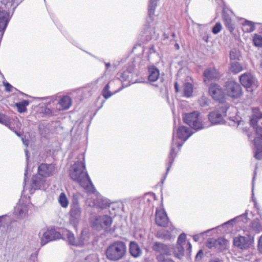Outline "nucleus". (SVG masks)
<instances>
[{
	"instance_id": "cd10ccee",
	"label": "nucleus",
	"mask_w": 262,
	"mask_h": 262,
	"mask_svg": "<svg viewBox=\"0 0 262 262\" xmlns=\"http://www.w3.org/2000/svg\"><path fill=\"white\" fill-rule=\"evenodd\" d=\"M148 80L150 82H155L159 77L160 73L159 70L155 66L148 67Z\"/></svg>"
},
{
	"instance_id": "680f3d73",
	"label": "nucleus",
	"mask_w": 262,
	"mask_h": 262,
	"mask_svg": "<svg viewBox=\"0 0 262 262\" xmlns=\"http://www.w3.org/2000/svg\"><path fill=\"white\" fill-rule=\"evenodd\" d=\"M174 89L176 92H179V85L177 82L174 83Z\"/></svg>"
},
{
	"instance_id": "c85d7f7f",
	"label": "nucleus",
	"mask_w": 262,
	"mask_h": 262,
	"mask_svg": "<svg viewBox=\"0 0 262 262\" xmlns=\"http://www.w3.org/2000/svg\"><path fill=\"white\" fill-rule=\"evenodd\" d=\"M254 144L256 148L254 157L257 160L262 159V140L258 138L254 139Z\"/></svg>"
},
{
	"instance_id": "2f4dec72",
	"label": "nucleus",
	"mask_w": 262,
	"mask_h": 262,
	"mask_svg": "<svg viewBox=\"0 0 262 262\" xmlns=\"http://www.w3.org/2000/svg\"><path fill=\"white\" fill-rule=\"evenodd\" d=\"M250 227L255 233H259L262 231V222L259 219H255L252 221Z\"/></svg>"
},
{
	"instance_id": "e433bc0d",
	"label": "nucleus",
	"mask_w": 262,
	"mask_h": 262,
	"mask_svg": "<svg viewBox=\"0 0 262 262\" xmlns=\"http://www.w3.org/2000/svg\"><path fill=\"white\" fill-rule=\"evenodd\" d=\"M193 92V85L189 82L185 83L183 85L184 96L186 97H190Z\"/></svg>"
},
{
	"instance_id": "c756f323",
	"label": "nucleus",
	"mask_w": 262,
	"mask_h": 262,
	"mask_svg": "<svg viewBox=\"0 0 262 262\" xmlns=\"http://www.w3.org/2000/svg\"><path fill=\"white\" fill-rule=\"evenodd\" d=\"M129 252L134 257H138L142 254V251L139 245L134 242H131L129 244Z\"/></svg>"
},
{
	"instance_id": "de8ad7c7",
	"label": "nucleus",
	"mask_w": 262,
	"mask_h": 262,
	"mask_svg": "<svg viewBox=\"0 0 262 262\" xmlns=\"http://www.w3.org/2000/svg\"><path fill=\"white\" fill-rule=\"evenodd\" d=\"M230 120L233 122L234 124H237L238 125L239 124V122H241V118L236 117H229Z\"/></svg>"
},
{
	"instance_id": "69168bd1",
	"label": "nucleus",
	"mask_w": 262,
	"mask_h": 262,
	"mask_svg": "<svg viewBox=\"0 0 262 262\" xmlns=\"http://www.w3.org/2000/svg\"><path fill=\"white\" fill-rule=\"evenodd\" d=\"M23 143L24 144L26 145V146H28V141L26 140H24L23 139Z\"/></svg>"
},
{
	"instance_id": "c03bdc74",
	"label": "nucleus",
	"mask_w": 262,
	"mask_h": 262,
	"mask_svg": "<svg viewBox=\"0 0 262 262\" xmlns=\"http://www.w3.org/2000/svg\"><path fill=\"white\" fill-rule=\"evenodd\" d=\"M4 85L5 87V90L6 92L15 93L16 91H18L15 88L7 82H4Z\"/></svg>"
},
{
	"instance_id": "ea45409f",
	"label": "nucleus",
	"mask_w": 262,
	"mask_h": 262,
	"mask_svg": "<svg viewBox=\"0 0 262 262\" xmlns=\"http://www.w3.org/2000/svg\"><path fill=\"white\" fill-rule=\"evenodd\" d=\"M230 70L234 74H237L243 70L242 65L237 61L232 62L231 63Z\"/></svg>"
},
{
	"instance_id": "6e6d98bb",
	"label": "nucleus",
	"mask_w": 262,
	"mask_h": 262,
	"mask_svg": "<svg viewBox=\"0 0 262 262\" xmlns=\"http://www.w3.org/2000/svg\"><path fill=\"white\" fill-rule=\"evenodd\" d=\"M258 248L260 252H262V235L259 237L258 243Z\"/></svg>"
},
{
	"instance_id": "dca6fc26",
	"label": "nucleus",
	"mask_w": 262,
	"mask_h": 262,
	"mask_svg": "<svg viewBox=\"0 0 262 262\" xmlns=\"http://www.w3.org/2000/svg\"><path fill=\"white\" fill-rule=\"evenodd\" d=\"M134 68L133 67L129 68L128 69L121 73L119 76V80L121 82L126 81L128 83L126 84H122L121 88L122 89L124 87H127L129 85L130 83H134L136 82V80L134 79L135 76L133 73Z\"/></svg>"
},
{
	"instance_id": "7ed1b4c3",
	"label": "nucleus",
	"mask_w": 262,
	"mask_h": 262,
	"mask_svg": "<svg viewBox=\"0 0 262 262\" xmlns=\"http://www.w3.org/2000/svg\"><path fill=\"white\" fill-rule=\"evenodd\" d=\"M183 120L186 124L196 130H201L210 126L209 123L204 121L203 117L197 111L185 114Z\"/></svg>"
},
{
	"instance_id": "bb28decb",
	"label": "nucleus",
	"mask_w": 262,
	"mask_h": 262,
	"mask_svg": "<svg viewBox=\"0 0 262 262\" xmlns=\"http://www.w3.org/2000/svg\"><path fill=\"white\" fill-rule=\"evenodd\" d=\"M247 221H248L247 212H246L245 213H243V214L237 216L228 221V222L224 223L222 226H224L231 225L232 226L236 223L242 222L244 223H246Z\"/></svg>"
},
{
	"instance_id": "864d4df0",
	"label": "nucleus",
	"mask_w": 262,
	"mask_h": 262,
	"mask_svg": "<svg viewBox=\"0 0 262 262\" xmlns=\"http://www.w3.org/2000/svg\"><path fill=\"white\" fill-rule=\"evenodd\" d=\"M90 259L92 260V262H97V258L96 255H90L88 256L86 258V260H90Z\"/></svg>"
},
{
	"instance_id": "1a4fd4ad",
	"label": "nucleus",
	"mask_w": 262,
	"mask_h": 262,
	"mask_svg": "<svg viewBox=\"0 0 262 262\" xmlns=\"http://www.w3.org/2000/svg\"><path fill=\"white\" fill-rule=\"evenodd\" d=\"M0 123L8 127L10 129L13 131L18 136H20V132L17 131V128H20L21 124L17 118H11L2 113H0Z\"/></svg>"
},
{
	"instance_id": "4d7b16f0",
	"label": "nucleus",
	"mask_w": 262,
	"mask_h": 262,
	"mask_svg": "<svg viewBox=\"0 0 262 262\" xmlns=\"http://www.w3.org/2000/svg\"><path fill=\"white\" fill-rule=\"evenodd\" d=\"M43 113L46 115H50L52 114V111L48 107H45L43 109Z\"/></svg>"
},
{
	"instance_id": "0eeeda50",
	"label": "nucleus",
	"mask_w": 262,
	"mask_h": 262,
	"mask_svg": "<svg viewBox=\"0 0 262 262\" xmlns=\"http://www.w3.org/2000/svg\"><path fill=\"white\" fill-rule=\"evenodd\" d=\"M82 209L77 199L73 200L69 212V223L75 228H76L80 220Z\"/></svg>"
},
{
	"instance_id": "a878e982",
	"label": "nucleus",
	"mask_w": 262,
	"mask_h": 262,
	"mask_svg": "<svg viewBox=\"0 0 262 262\" xmlns=\"http://www.w3.org/2000/svg\"><path fill=\"white\" fill-rule=\"evenodd\" d=\"M28 206L26 204L21 203L19 201L14 209V212L15 214L18 215L20 217H25L28 212Z\"/></svg>"
},
{
	"instance_id": "13d9d810",
	"label": "nucleus",
	"mask_w": 262,
	"mask_h": 262,
	"mask_svg": "<svg viewBox=\"0 0 262 262\" xmlns=\"http://www.w3.org/2000/svg\"><path fill=\"white\" fill-rule=\"evenodd\" d=\"M209 262H223V261L218 258H213L210 259Z\"/></svg>"
},
{
	"instance_id": "58836bf2",
	"label": "nucleus",
	"mask_w": 262,
	"mask_h": 262,
	"mask_svg": "<svg viewBox=\"0 0 262 262\" xmlns=\"http://www.w3.org/2000/svg\"><path fill=\"white\" fill-rule=\"evenodd\" d=\"M156 236L159 238L164 239H169L171 238L170 233L164 229L158 231Z\"/></svg>"
},
{
	"instance_id": "423d86ee",
	"label": "nucleus",
	"mask_w": 262,
	"mask_h": 262,
	"mask_svg": "<svg viewBox=\"0 0 262 262\" xmlns=\"http://www.w3.org/2000/svg\"><path fill=\"white\" fill-rule=\"evenodd\" d=\"M228 109L234 110L233 107H230L226 104H221L217 109L212 111L208 115V119L213 125L221 124L223 122V117L225 116Z\"/></svg>"
},
{
	"instance_id": "4468645a",
	"label": "nucleus",
	"mask_w": 262,
	"mask_h": 262,
	"mask_svg": "<svg viewBox=\"0 0 262 262\" xmlns=\"http://www.w3.org/2000/svg\"><path fill=\"white\" fill-rule=\"evenodd\" d=\"M225 91L226 94L233 98H237L242 93L240 85L234 81H228L225 84Z\"/></svg>"
},
{
	"instance_id": "f257e3e1",
	"label": "nucleus",
	"mask_w": 262,
	"mask_h": 262,
	"mask_svg": "<svg viewBox=\"0 0 262 262\" xmlns=\"http://www.w3.org/2000/svg\"><path fill=\"white\" fill-rule=\"evenodd\" d=\"M85 170L84 163L82 161H76L72 166L70 172L71 178L77 182L88 192L94 193L93 195L88 199L86 202L91 207L99 209H105L107 207L114 209L113 204L110 200L99 193L95 194V187Z\"/></svg>"
},
{
	"instance_id": "5701e85b",
	"label": "nucleus",
	"mask_w": 262,
	"mask_h": 262,
	"mask_svg": "<svg viewBox=\"0 0 262 262\" xmlns=\"http://www.w3.org/2000/svg\"><path fill=\"white\" fill-rule=\"evenodd\" d=\"M115 81L113 80H110L108 81V82L106 83V85L103 89L102 91V95L103 96V97L105 98V99L109 98L114 94L119 92L122 89V88H120L118 90H115L113 92L110 91V89H111V88L113 89V84H114V83H115Z\"/></svg>"
},
{
	"instance_id": "ddd939ff",
	"label": "nucleus",
	"mask_w": 262,
	"mask_h": 262,
	"mask_svg": "<svg viewBox=\"0 0 262 262\" xmlns=\"http://www.w3.org/2000/svg\"><path fill=\"white\" fill-rule=\"evenodd\" d=\"M39 99H45V98H40ZM46 99H49L50 100V101L53 102L58 99V101L56 106H59V107L57 108V109L59 111L68 110L72 105L71 99L68 96L60 97L57 95H55L50 97H47Z\"/></svg>"
},
{
	"instance_id": "f8f14e48",
	"label": "nucleus",
	"mask_w": 262,
	"mask_h": 262,
	"mask_svg": "<svg viewBox=\"0 0 262 262\" xmlns=\"http://www.w3.org/2000/svg\"><path fill=\"white\" fill-rule=\"evenodd\" d=\"M40 244L42 246L48 242L59 239L61 237V234L59 232L56 231L55 229L51 228L46 231L42 230L40 233Z\"/></svg>"
},
{
	"instance_id": "39448f33",
	"label": "nucleus",
	"mask_w": 262,
	"mask_h": 262,
	"mask_svg": "<svg viewBox=\"0 0 262 262\" xmlns=\"http://www.w3.org/2000/svg\"><path fill=\"white\" fill-rule=\"evenodd\" d=\"M62 235L64 238L67 239L68 243L73 246L83 247L90 243L89 234L85 231L81 232L77 239L75 238L73 233L67 229L63 231Z\"/></svg>"
},
{
	"instance_id": "72a5a7b5",
	"label": "nucleus",
	"mask_w": 262,
	"mask_h": 262,
	"mask_svg": "<svg viewBox=\"0 0 262 262\" xmlns=\"http://www.w3.org/2000/svg\"><path fill=\"white\" fill-rule=\"evenodd\" d=\"M228 241L223 238H219L216 239V250L218 251H222L227 247Z\"/></svg>"
},
{
	"instance_id": "4be33fe9",
	"label": "nucleus",
	"mask_w": 262,
	"mask_h": 262,
	"mask_svg": "<svg viewBox=\"0 0 262 262\" xmlns=\"http://www.w3.org/2000/svg\"><path fill=\"white\" fill-rule=\"evenodd\" d=\"M250 121L253 126H257L256 128L257 137L255 139L258 138L259 140H262V127L259 126V124H262V113H259L257 116L256 115L253 116Z\"/></svg>"
},
{
	"instance_id": "5fc2aeb1",
	"label": "nucleus",
	"mask_w": 262,
	"mask_h": 262,
	"mask_svg": "<svg viewBox=\"0 0 262 262\" xmlns=\"http://www.w3.org/2000/svg\"><path fill=\"white\" fill-rule=\"evenodd\" d=\"M204 232H202L199 234H195L193 235V239L195 242H198L200 240L201 235L204 234Z\"/></svg>"
},
{
	"instance_id": "37998d69",
	"label": "nucleus",
	"mask_w": 262,
	"mask_h": 262,
	"mask_svg": "<svg viewBox=\"0 0 262 262\" xmlns=\"http://www.w3.org/2000/svg\"><path fill=\"white\" fill-rule=\"evenodd\" d=\"M107 82H108L107 79L105 74H103L94 81L95 84H98L100 85H102Z\"/></svg>"
},
{
	"instance_id": "2eb2a0df",
	"label": "nucleus",
	"mask_w": 262,
	"mask_h": 262,
	"mask_svg": "<svg viewBox=\"0 0 262 262\" xmlns=\"http://www.w3.org/2000/svg\"><path fill=\"white\" fill-rule=\"evenodd\" d=\"M241 84L245 88H251V91L256 88L258 82L256 78L251 74L245 73L239 77Z\"/></svg>"
},
{
	"instance_id": "4c0bfd02",
	"label": "nucleus",
	"mask_w": 262,
	"mask_h": 262,
	"mask_svg": "<svg viewBox=\"0 0 262 262\" xmlns=\"http://www.w3.org/2000/svg\"><path fill=\"white\" fill-rule=\"evenodd\" d=\"M29 104L28 100H24L21 102L16 103L15 106L17 108V111L19 113H22L27 111L26 107Z\"/></svg>"
},
{
	"instance_id": "6ab92c4d",
	"label": "nucleus",
	"mask_w": 262,
	"mask_h": 262,
	"mask_svg": "<svg viewBox=\"0 0 262 262\" xmlns=\"http://www.w3.org/2000/svg\"><path fill=\"white\" fill-rule=\"evenodd\" d=\"M55 169L54 164L42 163L38 167V173L43 178H47L52 176L54 173Z\"/></svg>"
},
{
	"instance_id": "052dcab7",
	"label": "nucleus",
	"mask_w": 262,
	"mask_h": 262,
	"mask_svg": "<svg viewBox=\"0 0 262 262\" xmlns=\"http://www.w3.org/2000/svg\"><path fill=\"white\" fill-rule=\"evenodd\" d=\"M156 52L155 47L152 45L149 48V52L150 54L155 53Z\"/></svg>"
},
{
	"instance_id": "f704fd0d",
	"label": "nucleus",
	"mask_w": 262,
	"mask_h": 262,
	"mask_svg": "<svg viewBox=\"0 0 262 262\" xmlns=\"http://www.w3.org/2000/svg\"><path fill=\"white\" fill-rule=\"evenodd\" d=\"M58 202L60 206L63 208H67L69 206V200L64 192H61L58 198Z\"/></svg>"
},
{
	"instance_id": "c9c22d12",
	"label": "nucleus",
	"mask_w": 262,
	"mask_h": 262,
	"mask_svg": "<svg viewBox=\"0 0 262 262\" xmlns=\"http://www.w3.org/2000/svg\"><path fill=\"white\" fill-rule=\"evenodd\" d=\"M243 26V30L245 32H251L255 29V23L247 20H244Z\"/></svg>"
},
{
	"instance_id": "9b49d317",
	"label": "nucleus",
	"mask_w": 262,
	"mask_h": 262,
	"mask_svg": "<svg viewBox=\"0 0 262 262\" xmlns=\"http://www.w3.org/2000/svg\"><path fill=\"white\" fill-rule=\"evenodd\" d=\"M112 219L108 215L95 216L92 221V226L98 230L108 228L112 224Z\"/></svg>"
},
{
	"instance_id": "79ce46f5",
	"label": "nucleus",
	"mask_w": 262,
	"mask_h": 262,
	"mask_svg": "<svg viewBox=\"0 0 262 262\" xmlns=\"http://www.w3.org/2000/svg\"><path fill=\"white\" fill-rule=\"evenodd\" d=\"M239 52L236 49H232L230 52V58L231 60H239Z\"/></svg>"
},
{
	"instance_id": "393cba45",
	"label": "nucleus",
	"mask_w": 262,
	"mask_h": 262,
	"mask_svg": "<svg viewBox=\"0 0 262 262\" xmlns=\"http://www.w3.org/2000/svg\"><path fill=\"white\" fill-rule=\"evenodd\" d=\"M223 20L227 29L232 33L235 29V22L231 16L225 11L223 12Z\"/></svg>"
},
{
	"instance_id": "8fccbe9b",
	"label": "nucleus",
	"mask_w": 262,
	"mask_h": 262,
	"mask_svg": "<svg viewBox=\"0 0 262 262\" xmlns=\"http://www.w3.org/2000/svg\"><path fill=\"white\" fill-rule=\"evenodd\" d=\"M30 260V261H31V262H38L37 253H32L31 255Z\"/></svg>"
},
{
	"instance_id": "9d476101",
	"label": "nucleus",
	"mask_w": 262,
	"mask_h": 262,
	"mask_svg": "<svg viewBox=\"0 0 262 262\" xmlns=\"http://www.w3.org/2000/svg\"><path fill=\"white\" fill-rule=\"evenodd\" d=\"M247 236L239 235L233 239V245L242 250H247L254 242L253 235L246 233Z\"/></svg>"
},
{
	"instance_id": "f3484780",
	"label": "nucleus",
	"mask_w": 262,
	"mask_h": 262,
	"mask_svg": "<svg viewBox=\"0 0 262 262\" xmlns=\"http://www.w3.org/2000/svg\"><path fill=\"white\" fill-rule=\"evenodd\" d=\"M209 93L212 98L216 101H222L225 97L223 89L217 84H211L209 88Z\"/></svg>"
},
{
	"instance_id": "bf43d9fd",
	"label": "nucleus",
	"mask_w": 262,
	"mask_h": 262,
	"mask_svg": "<svg viewBox=\"0 0 262 262\" xmlns=\"http://www.w3.org/2000/svg\"><path fill=\"white\" fill-rule=\"evenodd\" d=\"M201 105L202 106H205V105H207V102L206 101L205 98H203L201 100Z\"/></svg>"
},
{
	"instance_id": "a19ab883",
	"label": "nucleus",
	"mask_w": 262,
	"mask_h": 262,
	"mask_svg": "<svg viewBox=\"0 0 262 262\" xmlns=\"http://www.w3.org/2000/svg\"><path fill=\"white\" fill-rule=\"evenodd\" d=\"M253 41L255 46L262 47V36L255 34L253 37Z\"/></svg>"
},
{
	"instance_id": "b1692460",
	"label": "nucleus",
	"mask_w": 262,
	"mask_h": 262,
	"mask_svg": "<svg viewBox=\"0 0 262 262\" xmlns=\"http://www.w3.org/2000/svg\"><path fill=\"white\" fill-rule=\"evenodd\" d=\"M154 33V29L150 25L149 20H148L147 24L145 25L143 31L141 33L143 41H147L151 39V36Z\"/></svg>"
},
{
	"instance_id": "338daca9",
	"label": "nucleus",
	"mask_w": 262,
	"mask_h": 262,
	"mask_svg": "<svg viewBox=\"0 0 262 262\" xmlns=\"http://www.w3.org/2000/svg\"><path fill=\"white\" fill-rule=\"evenodd\" d=\"M254 179H255V176L253 177V180H252V193L253 194V187H254Z\"/></svg>"
},
{
	"instance_id": "f03ea898",
	"label": "nucleus",
	"mask_w": 262,
	"mask_h": 262,
	"mask_svg": "<svg viewBox=\"0 0 262 262\" xmlns=\"http://www.w3.org/2000/svg\"><path fill=\"white\" fill-rule=\"evenodd\" d=\"M191 134L190 129L184 126L179 127L176 134L173 132L171 146L168 157V165L166 168V173L161 181L162 183H163L166 179L177 152Z\"/></svg>"
},
{
	"instance_id": "3c124183",
	"label": "nucleus",
	"mask_w": 262,
	"mask_h": 262,
	"mask_svg": "<svg viewBox=\"0 0 262 262\" xmlns=\"http://www.w3.org/2000/svg\"><path fill=\"white\" fill-rule=\"evenodd\" d=\"M203 255V252L202 250H200L198 251L196 255L195 256V259L196 260H200L202 259Z\"/></svg>"
},
{
	"instance_id": "412c9836",
	"label": "nucleus",
	"mask_w": 262,
	"mask_h": 262,
	"mask_svg": "<svg viewBox=\"0 0 262 262\" xmlns=\"http://www.w3.org/2000/svg\"><path fill=\"white\" fill-rule=\"evenodd\" d=\"M156 223L161 227H165L168 223V218L165 211L163 209H157L156 213Z\"/></svg>"
},
{
	"instance_id": "09e8293b",
	"label": "nucleus",
	"mask_w": 262,
	"mask_h": 262,
	"mask_svg": "<svg viewBox=\"0 0 262 262\" xmlns=\"http://www.w3.org/2000/svg\"><path fill=\"white\" fill-rule=\"evenodd\" d=\"M157 259L159 261H161V262H174L170 259H164L163 258V257L162 255H158L157 256Z\"/></svg>"
},
{
	"instance_id": "603ef678",
	"label": "nucleus",
	"mask_w": 262,
	"mask_h": 262,
	"mask_svg": "<svg viewBox=\"0 0 262 262\" xmlns=\"http://www.w3.org/2000/svg\"><path fill=\"white\" fill-rule=\"evenodd\" d=\"M28 164L27 165V166H26V169H25V178H24V190H23V191H25V185H26V180L27 179V174H28Z\"/></svg>"
},
{
	"instance_id": "0e129e2a",
	"label": "nucleus",
	"mask_w": 262,
	"mask_h": 262,
	"mask_svg": "<svg viewBox=\"0 0 262 262\" xmlns=\"http://www.w3.org/2000/svg\"><path fill=\"white\" fill-rule=\"evenodd\" d=\"M25 154H26L27 161H28L29 156H28V151L27 149L25 150Z\"/></svg>"
},
{
	"instance_id": "e2e57ef3",
	"label": "nucleus",
	"mask_w": 262,
	"mask_h": 262,
	"mask_svg": "<svg viewBox=\"0 0 262 262\" xmlns=\"http://www.w3.org/2000/svg\"><path fill=\"white\" fill-rule=\"evenodd\" d=\"M105 67H106V70H108V69L111 67V64L109 62H105Z\"/></svg>"
},
{
	"instance_id": "7c9ffc66",
	"label": "nucleus",
	"mask_w": 262,
	"mask_h": 262,
	"mask_svg": "<svg viewBox=\"0 0 262 262\" xmlns=\"http://www.w3.org/2000/svg\"><path fill=\"white\" fill-rule=\"evenodd\" d=\"M205 80L206 79H217L219 77V74L216 69L214 68L209 69L205 71L204 73Z\"/></svg>"
},
{
	"instance_id": "a211bd4d",
	"label": "nucleus",
	"mask_w": 262,
	"mask_h": 262,
	"mask_svg": "<svg viewBox=\"0 0 262 262\" xmlns=\"http://www.w3.org/2000/svg\"><path fill=\"white\" fill-rule=\"evenodd\" d=\"M152 249L156 252L163 255H170L173 251V247L170 245H167L160 242H155L152 246Z\"/></svg>"
},
{
	"instance_id": "774afa93",
	"label": "nucleus",
	"mask_w": 262,
	"mask_h": 262,
	"mask_svg": "<svg viewBox=\"0 0 262 262\" xmlns=\"http://www.w3.org/2000/svg\"><path fill=\"white\" fill-rule=\"evenodd\" d=\"M174 46L177 49L179 50L180 49V47L178 43H176Z\"/></svg>"
},
{
	"instance_id": "aec40b11",
	"label": "nucleus",
	"mask_w": 262,
	"mask_h": 262,
	"mask_svg": "<svg viewBox=\"0 0 262 262\" xmlns=\"http://www.w3.org/2000/svg\"><path fill=\"white\" fill-rule=\"evenodd\" d=\"M46 180L45 178H40L38 176H35L32 179V183L29 189V192L32 194L36 189H45Z\"/></svg>"
},
{
	"instance_id": "a18cd8bd",
	"label": "nucleus",
	"mask_w": 262,
	"mask_h": 262,
	"mask_svg": "<svg viewBox=\"0 0 262 262\" xmlns=\"http://www.w3.org/2000/svg\"><path fill=\"white\" fill-rule=\"evenodd\" d=\"M206 246L209 249H216V239L213 238L209 239L206 243Z\"/></svg>"
},
{
	"instance_id": "473e14b6",
	"label": "nucleus",
	"mask_w": 262,
	"mask_h": 262,
	"mask_svg": "<svg viewBox=\"0 0 262 262\" xmlns=\"http://www.w3.org/2000/svg\"><path fill=\"white\" fill-rule=\"evenodd\" d=\"M158 0H150L148 6V16L150 21L153 20L155 11L157 6V3Z\"/></svg>"
},
{
	"instance_id": "49530a36",
	"label": "nucleus",
	"mask_w": 262,
	"mask_h": 262,
	"mask_svg": "<svg viewBox=\"0 0 262 262\" xmlns=\"http://www.w3.org/2000/svg\"><path fill=\"white\" fill-rule=\"evenodd\" d=\"M222 28V26L220 23H217L213 27L212 32L213 34H216L219 33Z\"/></svg>"
},
{
	"instance_id": "6e6552de",
	"label": "nucleus",
	"mask_w": 262,
	"mask_h": 262,
	"mask_svg": "<svg viewBox=\"0 0 262 262\" xmlns=\"http://www.w3.org/2000/svg\"><path fill=\"white\" fill-rule=\"evenodd\" d=\"M186 235L184 233H181L178 237L177 247L174 249H173L172 252L178 258H181L183 256L185 248L189 253L191 251V245L189 242L186 243Z\"/></svg>"
},
{
	"instance_id": "20e7f679",
	"label": "nucleus",
	"mask_w": 262,
	"mask_h": 262,
	"mask_svg": "<svg viewBox=\"0 0 262 262\" xmlns=\"http://www.w3.org/2000/svg\"><path fill=\"white\" fill-rule=\"evenodd\" d=\"M126 252V246L123 242H116L111 244L106 250V257L113 261H117L123 257Z\"/></svg>"
}]
</instances>
